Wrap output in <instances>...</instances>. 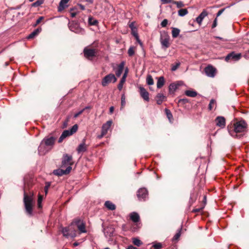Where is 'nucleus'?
<instances>
[{
  "instance_id": "obj_2",
  "label": "nucleus",
  "mask_w": 249,
  "mask_h": 249,
  "mask_svg": "<svg viewBox=\"0 0 249 249\" xmlns=\"http://www.w3.org/2000/svg\"><path fill=\"white\" fill-rule=\"evenodd\" d=\"M55 138L53 137H45L41 142L38 147V153L40 155H43L48 152L53 146Z\"/></svg>"
},
{
  "instance_id": "obj_9",
  "label": "nucleus",
  "mask_w": 249,
  "mask_h": 249,
  "mask_svg": "<svg viewBox=\"0 0 249 249\" xmlns=\"http://www.w3.org/2000/svg\"><path fill=\"white\" fill-rule=\"evenodd\" d=\"M71 226H69L68 227H65L62 229V232L63 235L67 238L71 237L72 238L75 237L76 236V234H75V232H70L69 231L71 230Z\"/></svg>"
},
{
  "instance_id": "obj_8",
  "label": "nucleus",
  "mask_w": 249,
  "mask_h": 249,
  "mask_svg": "<svg viewBox=\"0 0 249 249\" xmlns=\"http://www.w3.org/2000/svg\"><path fill=\"white\" fill-rule=\"evenodd\" d=\"M124 62H122L120 64L113 67V69L116 76L120 77L121 76L124 70Z\"/></svg>"
},
{
  "instance_id": "obj_3",
  "label": "nucleus",
  "mask_w": 249,
  "mask_h": 249,
  "mask_svg": "<svg viewBox=\"0 0 249 249\" xmlns=\"http://www.w3.org/2000/svg\"><path fill=\"white\" fill-rule=\"evenodd\" d=\"M23 201L26 212L29 214L31 215L32 214V210L34 205L32 197L28 196L24 193Z\"/></svg>"
},
{
  "instance_id": "obj_30",
  "label": "nucleus",
  "mask_w": 249,
  "mask_h": 249,
  "mask_svg": "<svg viewBox=\"0 0 249 249\" xmlns=\"http://www.w3.org/2000/svg\"><path fill=\"white\" fill-rule=\"evenodd\" d=\"M146 83L148 85H152L154 84V81L151 75L149 74L147 76Z\"/></svg>"
},
{
  "instance_id": "obj_21",
  "label": "nucleus",
  "mask_w": 249,
  "mask_h": 249,
  "mask_svg": "<svg viewBox=\"0 0 249 249\" xmlns=\"http://www.w3.org/2000/svg\"><path fill=\"white\" fill-rule=\"evenodd\" d=\"M70 0H61L59 6L58 7V11L61 12L66 7L68 6L67 3Z\"/></svg>"
},
{
  "instance_id": "obj_33",
  "label": "nucleus",
  "mask_w": 249,
  "mask_h": 249,
  "mask_svg": "<svg viewBox=\"0 0 249 249\" xmlns=\"http://www.w3.org/2000/svg\"><path fill=\"white\" fill-rule=\"evenodd\" d=\"M165 113H166L167 118H168L170 122H171L172 119H173V115H172L171 111L167 108H166L165 109Z\"/></svg>"
},
{
  "instance_id": "obj_14",
  "label": "nucleus",
  "mask_w": 249,
  "mask_h": 249,
  "mask_svg": "<svg viewBox=\"0 0 249 249\" xmlns=\"http://www.w3.org/2000/svg\"><path fill=\"white\" fill-rule=\"evenodd\" d=\"M206 74L210 77H213L215 74V69L212 66H208L204 70Z\"/></svg>"
},
{
  "instance_id": "obj_36",
  "label": "nucleus",
  "mask_w": 249,
  "mask_h": 249,
  "mask_svg": "<svg viewBox=\"0 0 249 249\" xmlns=\"http://www.w3.org/2000/svg\"><path fill=\"white\" fill-rule=\"evenodd\" d=\"M125 80H126L124 79V78H121L119 84L118 85V89L120 91L122 89L124 84L125 82Z\"/></svg>"
},
{
  "instance_id": "obj_29",
  "label": "nucleus",
  "mask_w": 249,
  "mask_h": 249,
  "mask_svg": "<svg viewBox=\"0 0 249 249\" xmlns=\"http://www.w3.org/2000/svg\"><path fill=\"white\" fill-rule=\"evenodd\" d=\"M188 13L186 9H181L178 11V15L180 17H183Z\"/></svg>"
},
{
  "instance_id": "obj_61",
  "label": "nucleus",
  "mask_w": 249,
  "mask_h": 249,
  "mask_svg": "<svg viewBox=\"0 0 249 249\" xmlns=\"http://www.w3.org/2000/svg\"><path fill=\"white\" fill-rule=\"evenodd\" d=\"M78 6H79V7L80 8V9L82 10H85V6L82 4H79Z\"/></svg>"
},
{
  "instance_id": "obj_35",
  "label": "nucleus",
  "mask_w": 249,
  "mask_h": 249,
  "mask_svg": "<svg viewBox=\"0 0 249 249\" xmlns=\"http://www.w3.org/2000/svg\"><path fill=\"white\" fill-rule=\"evenodd\" d=\"M125 80H126L124 79V78H121L119 84L118 85V89L120 91L122 89L124 84L125 82Z\"/></svg>"
},
{
  "instance_id": "obj_60",
  "label": "nucleus",
  "mask_w": 249,
  "mask_h": 249,
  "mask_svg": "<svg viewBox=\"0 0 249 249\" xmlns=\"http://www.w3.org/2000/svg\"><path fill=\"white\" fill-rule=\"evenodd\" d=\"M127 249H138V248L133 247V246H129Z\"/></svg>"
},
{
  "instance_id": "obj_62",
  "label": "nucleus",
  "mask_w": 249,
  "mask_h": 249,
  "mask_svg": "<svg viewBox=\"0 0 249 249\" xmlns=\"http://www.w3.org/2000/svg\"><path fill=\"white\" fill-rule=\"evenodd\" d=\"M77 13H75V12H72V13H71V17L72 18H74L76 16Z\"/></svg>"
},
{
  "instance_id": "obj_57",
  "label": "nucleus",
  "mask_w": 249,
  "mask_h": 249,
  "mask_svg": "<svg viewBox=\"0 0 249 249\" xmlns=\"http://www.w3.org/2000/svg\"><path fill=\"white\" fill-rule=\"evenodd\" d=\"M42 200V196L41 195H39L38 198V204H39L41 203V201Z\"/></svg>"
},
{
  "instance_id": "obj_27",
  "label": "nucleus",
  "mask_w": 249,
  "mask_h": 249,
  "mask_svg": "<svg viewBox=\"0 0 249 249\" xmlns=\"http://www.w3.org/2000/svg\"><path fill=\"white\" fill-rule=\"evenodd\" d=\"M180 33V30L177 28H172V35L173 38L177 37Z\"/></svg>"
},
{
  "instance_id": "obj_38",
  "label": "nucleus",
  "mask_w": 249,
  "mask_h": 249,
  "mask_svg": "<svg viewBox=\"0 0 249 249\" xmlns=\"http://www.w3.org/2000/svg\"><path fill=\"white\" fill-rule=\"evenodd\" d=\"M109 82V74L106 75L103 80L102 82L103 86H106Z\"/></svg>"
},
{
  "instance_id": "obj_23",
  "label": "nucleus",
  "mask_w": 249,
  "mask_h": 249,
  "mask_svg": "<svg viewBox=\"0 0 249 249\" xmlns=\"http://www.w3.org/2000/svg\"><path fill=\"white\" fill-rule=\"evenodd\" d=\"M165 98L166 97L162 93H158L156 96L157 103L158 105H160Z\"/></svg>"
},
{
  "instance_id": "obj_11",
  "label": "nucleus",
  "mask_w": 249,
  "mask_h": 249,
  "mask_svg": "<svg viewBox=\"0 0 249 249\" xmlns=\"http://www.w3.org/2000/svg\"><path fill=\"white\" fill-rule=\"evenodd\" d=\"M241 57V54L240 53H236L234 52H232L228 54L225 57V60L228 61L230 59H232L234 61L239 60Z\"/></svg>"
},
{
  "instance_id": "obj_41",
  "label": "nucleus",
  "mask_w": 249,
  "mask_h": 249,
  "mask_svg": "<svg viewBox=\"0 0 249 249\" xmlns=\"http://www.w3.org/2000/svg\"><path fill=\"white\" fill-rule=\"evenodd\" d=\"M181 231V228L178 230V232L174 235V236L173 238V241H176V240H178V239L179 238V237H180V236L181 235V233H180Z\"/></svg>"
},
{
  "instance_id": "obj_25",
  "label": "nucleus",
  "mask_w": 249,
  "mask_h": 249,
  "mask_svg": "<svg viewBox=\"0 0 249 249\" xmlns=\"http://www.w3.org/2000/svg\"><path fill=\"white\" fill-rule=\"evenodd\" d=\"M185 94L188 97H195L197 95V93L195 90H187L185 91Z\"/></svg>"
},
{
  "instance_id": "obj_54",
  "label": "nucleus",
  "mask_w": 249,
  "mask_h": 249,
  "mask_svg": "<svg viewBox=\"0 0 249 249\" xmlns=\"http://www.w3.org/2000/svg\"><path fill=\"white\" fill-rule=\"evenodd\" d=\"M43 18V17H40L36 21V24H39Z\"/></svg>"
},
{
  "instance_id": "obj_58",
  "label": "nucleus",
  "mask_w": 249,
  "mask_h": 249,
  "mask_svg": "<svg viewBox=\"0 0 249 249\" xmlns=\"http://www.w3.org/2000/svg\"><path fill=\"white\" fill-rule=\"evenodd\" d=\"M132 34L133 35V36L134 37L136 36H137V35H138L136 31V30H133V31H132Z\"/></svg>"
},
{
  "instance_id": "obj_43",
  "label": "nucleus",
  "mask_w": 249,
  "mask_h": 249,
  "mask_svg": "<svg viewBox=\"0 0 249 249\" xmlns=\"http://www.w3.org/2000/svg\"><path fill=\"white\" fill-rule=\"evenodd\" d=\"M135 52L133 47H130L128 50V54L129 56H132L134 54Z\"/></svg>"
},
{
  "instance_id": "obj_6",
  "label": "nucleus",
  "mask_w": 249,
  "mask_h": 249,
  "mask_svg": "<svg viewBox=\"0 0 249 249\" xmlns=\"http://www.w3.org/2000/svg\"><path fill=\"white\" fill-rule=\"evenodd\" d=\"M73 163L72 162V156L68 155V154H66L64 155L63 160L62 161V168H65L67 167H69V166L71 167Z\"/></svg>"
},
{
  "instance_id": "obj_37",
  "label": "nucleus",
  "mask_w": 249,
  "mask_h": 249,
  "mask_svg": "<svg viewBox=\"0 0 249 249\" xmlns=\"http://www.w3.org/2000/svg\"><path fill=\"white\" fill-rule=\"evenodd\" d=\"M125 80H126L124 79V78H121L119 84L118 85V89L120 91L122 89L124 84L125 82Z\"/></svg>"
},
{
  "instance_id": "obj_18",
  "label": "nucleus",
  "mask_w": 249,
  "mask_h": 249,
  "mask_svg": "<svg viewBox=\"0 0 249 249\" xmlns=\"http://www.w3.org/2000/svg\"><path fill=\"white\" fill-rule=\"evenodd\" d=\"M140 89V93L141 97L146 101H149V93L146 91V90L142 87H139Z\"/></svg>"
},
{
  "instance_id": "obj_16",
  "label": "nucleus",
  "mask_w": 249,
  "mask_h": 249,
  "mask_svg": "<svg viewBox=\"0 0 249 249\" xmlns=\"http://www.w3.org/2000/svg\"><path fill=\"white\" fill-rule=\"evenodd\" d=\"M109 130V121H107L106 124L103 125L102 127L101 134L97 136L98 138L101 139L107 132Z\"/></svg>"
},
{
  "instance_id": "obj_26",
  "label": "nucleus",
  "mask_w": 249,
  "mask_h": 249,
  "mask_svg": "<svg viewBox=\"0 0 249 249\" xmlns=\"http://www.w3.org/2000/svg\"><path fill=\"white\" fill-rule=\"evenodd\" d=\"M41 28H37L34 31H33L32 33H31L28 36V39H31L34 38L35 36L37 35L41 31Z\"/></svg>"
},
{
  "instance_id": "obj_15",
  "label": "nucleus",
  "mask_w": 249,
  "mask_h": 249,
  "mask_svg": "<svg viewBox=\"0 0 249 249\" xmlns=\"http://www.w3.org/2000/svg\"><path fill=\"white\" fill-rule=\"evenodd\" d=\"M182 85L183 82L181 81L170 84L169 86V91L170 92H174L179 86H181Z\"/></svg>"
},
{
  "instance_id": "obj_10",
  "label": "nucleus",
  "mask_w": 249,
  "mask_h": 249,
  "mask_svg": "<svg viewBox=\"0 0 249 249\" xmlns=\"http://www.w3.org/2000/svg\"><path fill=\"white\" fill-rule=\"evenodd\" d=\"M147 196L148 191L145 188H141L138 191L137 196L139 200H145Z\"/></svg>"
},
{
  "instance_id": "obj_59",
  "label": "nucleus",
  "mask_w": 249,
  "mask_h": 249,
  "mask_svg": "<svg viewBox=\"0 0 249 249\" xmlns=\"http://www.w3.org/2000/svg\"><path fill=\"white\" fill-rule=\"evenodd\" d=\"M105 205L107 208L109 209V201H107L105 203Z\"/></svg>"
},
{
  "instance_id": "obj_40",
  "label": "nucleus",
  "mask_w": 249,
  "mask_h": 249,
  "mask_svg": "<svg viewBox=\"0 0 249 249\" xmlns=\"http://www.w3.org/2000/svg\"><path fill=\"white\" fill-rule=\"evenodd\" d=\"M43 2H44L43 0H38L36 1V2H35L34 3H33L32 4V6L33 7H38V6H40V5H41L43 3Z\"/></svg>"
},
{
  "instance_id": "obj_13",
  "label": "nucleus",
  "mask_w": 249,
  "mask_h": 249,
  "mask_svg": "<svg viewBox=\"0 0 249 249\" xmlns=\"http://www.w3.org/2000/svg\"><path fill=\"white\" fill-rule=\"evenodd\" d=\"M216 125L222 128L226 125V120L224 117L218 116L215 120Z\"/></svg>"
},
{
  "instance_id": "obj_39",
  "label": "nucleus",
  "mask_w": 249,
  "mask_h": 249,
  "mask_svg": "<svg viewBox=\"0 0 249 249\" xmlns=\"http://www.w3.org/2000/svg\"><path fill=\"white\" fill-rule=\"evenodd\" d=\"M173 3L176 4L177 7L178 8H181L184 6V4H183V2L181 1H176L174 0Z\"/></svg>"
},
{
  "instance_id": "obj_46",
  "label": "nucleus",
  "mask_w": 249,
  "mask_h": 249,
  "mask_svg": "<svg viewBox=\"0 0 249 249\" xmlns=\"http://www.w3.org/2000/svg\"><path fill=\"white\" fill-rule=\"evenodd\" d=\"M152 247L154 248V249H160L162 247V245L161 243H158L153 245Z\"/></svg>"
},
{
  "instance_id": "obj_24",
  "label": "nucleus",
  "mask_w": 249,
  "mask_h": 249,
  "mask_svg": "<svg viewBox=\"0 0 249 249\" xmlns=\"http://www.w3.org/2000/svg\"><path fill=\"white\" fill-rule=\"evenodd\" d=\"M165 83V80L163 76L159 77L157 83V87L158 89H160Z\"/></svg>"
},
{
  "instance_id": "obj_42",
  "label": "nucleus",
  "mask_w": 249,
  "mask_h": 249,
  "mask_svg": "<svg viewBox=\"0 0 249 249\" xmlns=\"http://www.w3.org/2000/svg\"><path fill=\"white\" fill-rule=\"evenodd\" d=\"M180 65V63L179 62L176 63V64L174 65H173L171 67L172 71H176L177 69L179 67Z\"/></svg>"
},
{
  "instance_id": "obj_64",
  "label": "nucleus",
  "mask_w": 249,
  "mask_h": 249,
  "mask_svg": "<svg viewBox=\"0 0 249 249\" xmlns=\"http://www.w3.org/2000/svg\"><path fill=\"white\" fill-rule=\"evenodd\" d=\"M48 186H46L45 187V191L46 194L47 193Z\"/></svg>"
},
{
  "instance_id": "obj_52",
  "label": "nucleus",
  "mask_w": 249,
  "mask_h": 249,
  "mask_svg": "<svg viewBox=\"0 0 249 249\" xmlns=\"http://www.w3.org/2000/svg\"><path fill=\"white\" fill-rule=\"evenodd\" d=\"M129 27L131 29L132 31H133V30H136V27H135L134 22H131L129 24Z\"/></svg>"
},
{
  "instance_id": "obj_28",
  "label": "nucleus",
  "mask_w": 249,
  "mask_h": 249,
  "mask_svg": "<svg viewBox=\"0 0 249 249\" xmlns=\"http://www.w3.org/2000/svg\"><path fill=\"white\" fill-rule=\"evenodd\" d=\"M88 21L90 25H96L98 23V21L91 17L89 18Z\"/></svg>"
},
{
  "instance_id": "obj_31",
  "label": "nucleus",
  "mask_w": 249,
  "mask_h": 249,
  "mask_svg": "<svg viewBox=\"0 0 249 249\" xmlns=\"http://www.w3.org/2000/svg\"><path fill=\"white\" fill-rule=\"evenodd\" d=\"M86 150V146L84 143L80 144L78 148L77 151L79 153L81 152H84Z\"/></svg>"
},
{
  "instance_id": "obj_63",
  "label": "nucleus",
  "mask_w": 249,
  "mask_h": 249,
  "mask_svg": "<svg viewBox=\"0 0 249 249\" xmlns=\"http://www.w3.org/2000/svg\"><path fill=\"white\" fill-rule=\"evenodd\" d=\"M114 110V107H110V113H111L113 112Z\"/></svg>"
},
{
  "instance_id": "obj_4",
  "label": "nucleus",
  "mask_w": 249,
  "mask_h": 249,
  "mask_svg": "<svg viewBox=\"0 0 249 249\" xmlns=\"http://www.w3.org/2000/svg\"><path fill=\"white\" fill-rule=\"evenodd\" d=\"M77 129L78 125L76 124L73 125L70 130H64L59 138L58 142H61L65 138L75 133Z\"/></svg>"
},
{
  "instance_id": "obj_56",
  "label": "nucleus",
  "mask_w": 249,
  "mask_h": 249,
  "mask_svg": "<svg viewBox=\"0 0 249 249\" xmlns=\"http://www.w3.org/2000/svg\"><path fill=\"white\" fill-rule=\"evenodd\" d=\"M127 69H126L125 71V72L124 73L122 78H124V79H125L126 80V76H127Z\"/></svg>"
},
{
  "instance_id": "obj_22",
  "label": "nucleus",
  "mask_w": 249,
  "mask_h": 249,
  "mask_svg": "<svg viewBox=\"0 0 249 249\" xmlns=\"http://www.w3.org/2000/svg\"><path fill=\"white\" fill-rule=\"evenodd\" d=\"M130 218L134 222H138L140 220V216L138 213L132 212L130 214Z\"/></svg>"
},
{
  "instance_id": "obj_44",
  "label": "nucleus",
  "mask_w": 249,
  "mask_h": 249,
  "mask_svg": "<svg viewBox=\"0 0 249 249\" xmlns=\"http://www.w3.org/2000/svg\"><path fill=\"white\" fill-rule=\"evenodd\" d=\"M188 102H189V100L187 98H182V99H179L178 101V103L184 105V104L187 103Z\"/></svg>"
},
{
  "instance_id": "obj_19",
  "label": "nucleus",
  "mask_w": 249,
  "mask_h": 249,
  "mask_svg": "<svg viewBox=\"0 0 249 249\" xmlns=\"http://www.w3.org/2000/svg\"><path fill=\"white\" fill-rule=\"evenodd\" d=\"M208 15L206 10H203L201 14L196 18V21L199 25H201L203 19Z\"/></svg>"
},
{
  "instance_id": "obj_55",
  "label": "nucleus",
  "mask_w": 249,
  "mask_h": 249,
  "mask_svg": "<svg viewBox=\"0 0 249 249\" xmlns=\"http://www.w3.org/2000/svg\"><path fill=\"white\" fill-rule=\"evenodd\" d=\"M216 25H217V18H216L213 22V23L212 25V28H215L216 26Z\"/></svg>"
},
{
  "instance_id": "obj_32",
  "label": "nucleus",
  "mask_w": 249,
  "mask_h": 249,
  "mask_svg": "<svg viewBox=\"0 0 249 249\" xmlns=\"http://www.w3.org/2000/svg\"><path fill=\"white\" fill-rule=\"evenodd\" d=\"M133 243L138 247L140 246L142 244L141 241L137 238H133Z\"/></svg>"
},
{
  "instance_id": "obj_5",
  "label": "nucleus",
  "mask_w": 249,
  "mask_h": 249,
  "mask_svg": "<svg viewBox=\"0 0 249 249\" xmlns=\"http://www.w3.org/2000/svg\"><path fill=\"white\" fill-rule=\"evenodd\" d=\"M169 39L170 37L167 32H163L160 33V42L163 48L166 49L169 47Z\"/></svg>"
},
{
  "instance_id": "obj_48",
  "label": "nucleus",
  "mask_w": 249,
  "mask_h": 249,
  "mask_svg": "<svg viewBox=\"0 0 249 249\" xmlns=\"http://www.w3.org/2000/svg\"><path fill=\"white\" fill-rule=\"evenodd\" d=\"M74 221L71 224V225H70L69 226H71V230L69 231L70 232H75V234L76 235V230H75V228L73 227V226H74Z\"/></svg>"
},
{
  "instance_id": "obj_20",
  "label": "nucleus",
  "mask_w": 249,
  "mask_h": 249,
  "mask_svg": "<svg viewBox=\"0 0 249 249\" xmlns=\"http://www.w3.org/2000/svg\"><path fill=\"white\" fill-rule=\"evenodd\" d=\"M84 53L85 56L89 59L90 57L95 55V51L92 49H87L85 48L84 50Z\"/></svg>"
},
{
  "instance_id": "obj_17",
  "label": "nucleus",
  "mask_w": 249,
  "mask_h": 249,
  "mask_svg": "<svg viewBox=\"0 0 249 249\" xmlns=\"http://www.w3.org/2000/svg\"><path fill=\"white\" fill-rule=\"evenodd\" d=\"M69 28L71 31L77 34H83L84 32V30L79 28L78 25L76 24H71L69 25Z\"/></svg>"
},
{
  "instance_id": "obj_34",
  "label": "nucleus",
  "mask_w": 249,
  "mask_h": 249,
  "mask_svg": "<svg viewBox=\"0 0 249 249\" xmlns=\"http://www.w3.org/2000/svg\"><path fill=\"white\" fill-rule=\"evenodd\" d=\"M215 101L214 100V99H211L210 102V103H209V109L210 110H211L212 109H213V108L214 107L215 105Z\"/></svg>"
},
{
  "instance_id": "obj_47",
  "label": "nucleus",
  "mask_w": 249,
  "mask_h": 249,
  "mask_svg": "<svg viewBox=\"0 0 249 249\" xmlns=\"http://www.w3.org/2000/svg\"><path fill=\"white\" fill-rule=\"evenodd\" d=\"M168 24V20L166 19H163L160 23V25L162 27H165Z\"/></svg>"
},
{
  "instance_id": "obj_7",
  "label": "nucleus",
  "mask_w": 249,
  "mask_h": 249,
  "mask_svg": "<svg viewBox=\"0 0 249 249\" xmlns=\"http://www.w3.org/2000/svg\"><path fill=\"white\" fill-rule=\"evenodd\" d=\"M72 169V167L70 166L67 167L65 170L62 169H58L53 170V173L54 175L57 176H61L63 175H67L70 173Z\"/></svg>"
},
{
  "instance_id": "obj_45",
  "label": "nucleus",
  "mask_w": 249,
  "mask_h": 249,
  "mask_svg": "<svg viewBox=\"0 0 249 249\" xmlns=\"http://www.w3.org/2000/svg\"><path fill=\"white\" fill-rule=\"evenodd\" d=\"M117 81V78L115 77V76L113 74L110 73V82H112L113 83H115Z\"/></svg>"
},
{
  "instance_id": "obj_50",
  "label": "nucleus",
  "mask_w": 249,
  "mask_h": 249,
  "mask_svg": "<svg viewBox=\"0 0 249 249\" xmlns=\"http://www.w3.org/2000/svg\"><path fill=\"white\" fill-rule=\"evenodd\" d=\"M161 1L163 4H167V3H172L173 2V0H160Z\"/></svg>"
},
{
  "instance_id": "obj_1",
  "label": "nucleus",
  "mask_w": 249,
  "mask_h": 249,
  "mask_svg": "<svg viewBox=\"0 0 249 249\" xmlns=\"http://www.w3.org/2000/svg\"><path fill=\"white\" fill-rule=\"evenodd\" d=\"M247 124L244 120L237 121L233 124V125L228 126V129L229 134L233 137L240 138V135L238 133L244 132L246 131Z\"/></svg>"
},
{
  "instance_id": "obj_51",
  "label": "nucleus",
  "mask_w": 249,
  "mask_h": 249,
  "mask_svg": "<svg viewBox=\"0 0 249 249\" xmlns=\"http://www.w3.org/2000/svg\"><path fill=\"white\" fill-rule=\"evenodd\" d=\"M116 206L113 203L110 202V210L113 211L115 210Z\"/></svg>"
},
{
  "instance_id": "obj_12",
  "label": "nucleus",
  "mask_w": 249,
  "mask_h": 249,
  "mask_svg": "<svg viewBox=\"0 0 249 249\" xmlns=\"http://www.w3.org/2000/svg\"><path fill=\"white\" fill-rule=\"evenodd\" d=\"M74 224L76 225L79 230V231L82 233L86 232V230L85 229V225L83 223V221H81L80 219H76L74 221Z\"/></svg>"
},
{
  "instance_id": "obj_49",
  "label": "nucleus",
  "mask_w": 249,
  "mask_h": 249,
  "mask_svg": "<svg viewBox=\"0 0 249 249\" xmlns=\"http://www.w3.org/2000/svg\"><path fill=\"white\" fill-rule=\"evenodd\" d=\"M85 110V109H82L81 110L79 111V112H78L77 113H75L74 115V118H77L80 115H81L83 112V111Z\"/></svg>"
},
{
  "instance_id": "obj_53",
  "label": "nucleus",
  "mask_w": 249,
  "mask_h": 249,
  "mask_svg": "<svg viewBox=\"0 0 249 249\" xmlns=\"http://www.w3.org/2000/svg\"><path fill=\"white\" fill-rule=\"evenodd\" d=\"M224 10H225V9H222L220 10L217 12V13L216 14L217 17L220 16L222 14V13L224 12Z\"/></svg>"
}]
</instances>
